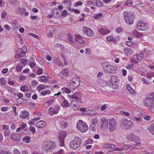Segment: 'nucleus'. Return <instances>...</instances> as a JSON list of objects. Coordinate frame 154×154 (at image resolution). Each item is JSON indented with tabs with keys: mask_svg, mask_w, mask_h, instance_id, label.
<instances>
[{
	"mask_svg": "<svg viewBox=\"0 0 154 154\" xmlns=\"http://www.w3.org/2000/svg\"><path fill=\"white\" fill-rule=\"evenodd\" d=\"M101 65L104 71L108 73H113L118 70V69L116 66L111 65L107 62H104L102 63Z\"/></svg>",
	"mask_w": 154,
	"mask_h": 154,
	"instance_id": "obj_1",
	"label": "nucleus"
},
{
	"mask_svg": "<svg viewBox=\"0 0 154 154\" xmlns=\"http://www.w3.org/2000/svg\"><path fill=\"white\" fill-rule=\"evenodd\" d=\"M123 14L126 22L130 25L133 23L135 17L134 15L126 11L123 12Z\"/></svg>",
	"mask_w": 154,
	"mask_h": 154,
	"instance_id": "obj_2",
	"label": "nucleus"
},
{
	"mask_svg": "<svg viewBox=\"0 0 154 154\" xmlns=\"http://www.w3.org/2000/svg\"><path fill=\"white\" fill-rule=\"evenodd\" d=\"M76 128L79 131L83 133L85 132L88 129L87 124L82 120H79L77 124Z\"/></svg>",
	"mask_w": 154,
	"mask_h": 154,
	"instance_id": "obj_3",
	"label": "nucleus"
},
{
	"mask_svg": "<svg viewBox=\"0 0 154 154\" xmlns=\"http://www.w3.org/2000/svg\"><path fill=\"white\" fill-rule=\"evenodd\" d=\"M81 143V139L78 137H76L71 142L70 147L73 149H76L80 146Z\"/></svg>",
	"mask_w": 154,
	"mask_h": 154,
	"instance_id": "obj_4",
	"label": "nucleus"
},
{
	"mask_svg": "<svg viewBox=\"0 0 154 154\" xmlns=\"http://www.w3.org/2000/svg\"><path fill=\"white\" fill-rule=\"evenodd\" d=\"M154 101V93H152L147 96L146 99L144 102L145 105L150 109L152 108L153 106H152Z\"/></svg>",
	"mask_w": 154,
	"mask_h": 154,
	"instance_id": "obj_5",
	"label": "nucleus"
},
{
	"mask_svg": "<svg viewBox=\"0 0 154 154\" xmlns=\"http://www.w3.org/2000/svg\"><path fill=\"white\" fill-rule=\"evenodd\" d=\"M56 145L54 143L50 141H46L43 143L42 148L44 151H48L51 149L55 148Z\"/></svg>",
	"mask_w": 154,
	"mask_h": 154,
	"instance_id": "obj_6",
	"label": "nucleus"
},
{
	"mask_svg": "<svg viewBox=\"0 0 154 154\" xmlns=\"http://www.w3.org/2000/svg\"><path fill=\"white\" fill-rule=\"evenodd\" d=\"M121 125L126 129L132 128L134 125L133 123L131 120H128L126 119L122 120Z\"/></svg>",
	"mask_w": 154,
	"mask_h": 154,
	"instance_id": "obj_7",
	"label": "nucleus"
},
{
	"mask_svg": "<svg viewBox=\"0 0 154 154\" xmlns=\"http://www.w3.org/2000/svg\"><path fill=\"white\" fill-rule=\"evenodd\" d=\"M80 81L78 77L73 78L70 82V88L74 89L78 87L80 85Z\"/></svg>",
	"mask_w": 154,
	"mask_h": 154,
	"instance_id": "obj_8",
	"label": "nucleus"
},
{
	"mask_svg": "<svg viewBox=\"0 0 154 154\" xmlns=\"http://www.w3.org/2000/svg\"><path fill=\"white\" fill-rule=\"evenodd\" d=\"M148 27V25L147 23L143 22L140 20L137 24V29L140 30H145Z\"/></svg>",
	"mask_w": 154,
	"mask_h": 154,
	"instance_id": "obj_9",
	"label": "nucleus"
},
{
	"mask_svg": "<svg viewBox=\"0 0 154 154\" xmlns=\"http://www.w3.org/2000/svg\"><path fill=\"white\" fill-rule=\"evenodd\" d=\"M117 123L113 118H112L110 120L109 123V130L110 132H113L115 130Z\"/></svg>",
	"mask_w": 154,
	"mask_h": 154,
	"instance_id": "obj_10",
	"label": "nucleus"
},
{
	"mask_svg": "<svg viewBox=\"0 0 154 154\" xmlns=\"http://www.w3.org/2000/svg\"><path fill=\"white\" fill-rule=\"evenodd\" d=\"M66 136V132L64 131H61L58 137L60 142V145L62 146H63L64 145V141Z\"/></svg>",
	"mask_w": 154,
	"mask_h": 154,
	"instance_id": "obj_11",
	"label": "nucleus"
},
{
	"mask_svg": "<svg viewBox=\"0 0 154 154\" xmlns=\"http://www.w3.org/2000/svg\"><path fill=\"white\" fill-rule=\"evenodd\" d=\"M129 141H140V139L136 135H134L132 134H129L127 137Z\"/></svg>",
	"mask_w": 154,
	"mask_h": 154,
	"instance_id": "obj_12",
	"label": "nucleus"
},
{
	"mask_svg": "<svg viewBox=\"0 0 154 154\" xmlns=\"http://www.w3.org/2000/svg\"><path fill=\"white\" fill-rule=\"evenodd\" d=\"M83 32L84 33L86 34L89 36H92L94 35V31L86 27L84 28Z\"/></svg>",
	"mask_w": 154,
	"mask_h": 154,
	"instance_id": "obj_13",
	"label": "nucleus"
},
{
	"mask_svg": "<svg viewBox=\"0 0 154 154\" xmlns=\"http://www.w3.org/2000/svg\"><path fill=\"white\" fill-rule=\"evenodd\" d=\"M25 51H23L21 48H19L17 50V54L15 56L16 58H21L25 55Z\"/></svg>",
	"mask_w": 154,
	"mask_h": 154,
	"instance_id": "obj_14",
	"label": "nucleus"
},
{
	"mask_svg": "<svg viewBox=\"0 0 154 154\" xmlns=\"http://www.w3.org/2000/svg\"><path fill=\"white\" fill-rule=\"evenodd\" d=\"M75 42H78L80 44L84 42V41L83 40L82 37L79 35H75Z\"/></svg>",
	"mask_w": 154,
	"mask_h": 154,
	"instance_id": "obj_15",
	"label": "nucleus"
},
{
	"mask_svg": "<svg viewBox=\"0 0 154 154\" xmlns=\"http://www.w3.org/2000/svg\"><path fill=\"white\" fill-rule=\"evenodd\" d=\"M46 125V122L44 121L41 120L37 123L36 126L39 128H44Z\"/></svg>",
	"mask_w": 154,
	"mask_h": 154,
	"instance_id": "obj_16",
	"label": "nucleus"
},
{
	"mask_svg": "<svg viewBox=\"0 0 154 154\" xmlns=\"http://www.w3.org/2000/svg\"><path fill=\"white\" fill-rule=\"evenodd\" d=\"M102 122L101 127L103 128H106L108 125V120L104 118H103L101 120Z\"/></svg>",
	"mask_w": 154,
	"mask_h": 154,
	"instance_id": "obj_17",
	"label": "nucleus"
},
{
	"mask_svg": "<svg viewBox=\"0 0 154 154\" xmlns=\"http://www.w3.org/2000/svg\"><path fill=\"white\" fill-rule=\"evenodd\" d=\"M119 81V79L118 77L116 76H112L111 78L110 82L112 84L118 82Z\"/></svg>",
	"mask_w": 154,
	"mask_h": 154,
	"instance_id": "obj_18",
	"label": "nucleus"
},
{
	"mask_svg": "<svg viewBox=\"0 0 154 154\" xmlns=\"http://www.w3.org/2000/svg\"><path fill=\"white\" fill-rule=\"evenodd\" d=\"M48 112L51 116H53L54 114H57L58 112V111L54 109L53 108L50 107L48 109Z\"/></svg>",
	"mask_w": 154,
	"mask_h": 154,
	"instance_id": "obj_19",
	"label": "nucleus"
},
{
	"mask_svg": "<svg viewBox=\"0 0 154 154\" xmlns=\"http://www.w3.org/2000/svg\"><path fill=\"white\" fill-rule=\"evenodd\" d=\"M29 115V113L26 111H24L21 112L20 116L22 119H24L27 118Z\"/></svg>",
	"mask_w": 154,
	"mask_h": 154,
	"instance_id": "obj_20",
	"label": "nucleus"
},
{
	"mask_svg": "<svg viewBox=\"0 0 154 154\" xmlns=\"http://www.w3.org/2000/svg\"><path fill=\"white\" fill-rule=\"evenodd\" d=\"M66 36L68 40L70 42L72 43H75V40H74L72 36L69 34H67L66 35Z\"/></svg>",
	"mask_w": 154,
	"mask_h": 154,
	"instance_id": "obj_21",
	"label": "nucleus"
},
{
	"mask_svg": "<svg viewBox=\"0 0 154 154\" xmlns=\"http://www.w3.org/2000/svg\"><path fill=\"white\" fill-rule=\"evenodd\" d=\"M139 57V55L138 54L134 55L133 56L132 62L135 63H137L138 62Z\"/></svg>",
	"mask_w": 154,
	"mask_h": 154,
	"instance_id": "obj_22",
	"label": "nucleus"
},
{
	"mask_svg": "<svg viewBox=\"0 0 154 154\" xmlns=\"http://www.w3.org/2000/svg\"><path fill=\"white\" fill-rule=\"evenodd\" d=\"M54 62L56 64H58L59 66H63V64L62 63L59 58H56L54 59Z\"/></svg>",
	"mask_w": 154,
	"mask_h": 154,
	"instance_id": "obj_23",
	"label": "nucleus"
},
{
	"mask_svg": "<svg viewBox=\"0 0 154 154\" xmlns=\"http://www.w3.org/2000/svg\"><path fill=\"white\" fill-rule=\"evenodd\" d=\"M104 146L106 148L113 149L115 148V145L111 144H106L104 145Z\"/></svg>",
	"mask_w": 154,
	"mask_h": 154,
	"instance_id": "obj_24",
	"label": "nucleus"
},
{
	"mask_svg": "<svg viewBox=\"0 0 154 154\" xmlns=\"http://www.w3.org/2000/svg\"><path fill=\"white\" fill-rule=\"evenodd\" d=\"M99 32L102 35L105 34L109 32V31L108 30L104 29L103 28H101L99 30Z\"/></svg>",
	"mask_w": 154,
	"mask_h": 154,
	"instance_id": "obj_25",
	"label": "nucleus"
},
{
	"mask_svg": "<svg viewBox=\"0 0 154 154\" xmlns=\"http://www.w3.org/2000/svg\"><path fill=\"white\" fill-rule=\"evenodd\" d=\"M41 119L40 117H36L35 118L33 119H31V121H30L29 122V124L30 125H34L35 124V123L34 121H35L37 120H39Z\"/></svg>",
	"mask_w": 154,
	"mask_h": 154,
	"instance_id": "obj_26",
	"label": "nucleus"
},
{
	"mask_svg": "<svg viewBox=\"0 0 154 154\" xmlns=\"http://www.w3.org/2000/svg\"><path fill=\"white\" fill-rule=\"evenodd\" d=\"M149 130L150 133L154 135V124H151L149 128Z\"/></svg>",
	"mask_w": 154,
	"mask_h": 154,
	"instance_id": "obj_27",
	"label": "nucleus"
},
{
	"mask_svg": "<svg viewBox=\"0 0 154 154\" xmlns=\"http://www.w3.org/2000/svg\"><path fill=\"white\" fill-rule=\"evenodd\" d=\"M76 100H72V106L73 109L74 110H76L77 109H78L79 108V106L78 105H76V104H75L74 103H76Z\"/></svg>",
	"mask_w": 154,
	"mask_h": 154,
	"instance_id": "obj_28",
	"label": "nucleus"
},
{
	"mask_svg": "<svg viewBox=\"0 0 154 154\" xmlns=\"http://www.w3.org/2000/svg\"><path fill=\"white\" fill-rule=\"evenodd\" d=\"M61 74L65 76H67L69 74V72L68 69H65L61 72Z\"/></svg>",
	"mask_w": 154,
	"mask_h": 154,
	"instance_id": "obj_29",
	"label": "nucleus"
},
{
	"mask_svg": "<svg viewBox=\"0 0 154 154\" xmlns=\"http://www.w3.org/2000/svg\"><path fill=\"white\" fill-rule=\"evenodd\" d=\"M133 33L135 36L138 37H140L142 35V33L138 32L136 30L134 31Z\"/></svg>",
	"mask_w": 154,
	"mask_h": 154,
	"instance_id": "obj_30",
	"label": "nucleus"
},
{
	"mask_svg": "<svg viewBox=\"0 0 154 154\" xmlns=\"http://www.w3.org/2000/svg\"><path fill=\"white\" fill-rule=\"evenodd\" d=\"M85 112L86 114L90 115H94L96 113V112L95 111H93L91 110L87 111Z\"/></svg>",
	"mask_w": 154,
	"mask_h": 154,
	"instance_id": "obj_31",
	"label": "nucleus"
},
{
	"mask_svg": "<svg viewBox=\"0 0 154 154\" xmlns=\"http://www.w3.org/2000/svg\"><path fill=\"white\" fill-rule=\"evenodd\" d=\"M45 88V85L42 84H40L38 85L37 87V89L38 91H40L41 90L44 89Z\"/></svg>",
	"mask_w": 154,
	"mask_h": 154,
	"instance_id": "obj_32",
	"label": "nucleus"
},
{
	"mask_svg": "<svg viewBox=\"0 0 154 154\" xmlns=\"http://www.w3.org/2000/svg\"><path fill=\"white\" fill-rule=\"evenodd\" d=\"M20 90L23 92H26L28 91L27 86L24 85L23 86H21L20 88Z\"/></svg>",
	"mask_w": 154,
	"mask_h": 154,
	"instance_id": "obj_33",
	"label": "nucleus"
},
{
	"mask_svg": "<svg viewBox=\"0 0 154 154\" xmlns=\"http://www.w3.org/2000/svg\"><path fill=\"white\" fill-rule=\"evenodd\" d=\"M102 16V14L100 13L96 14L94 17V18L95 19H98L101 18Z\"/></svg>",
	"mask_w": 154,
	"mask_h": 154,
	"instance_id": "obj_34",
	"label": "nucleus"
},
{
	"mask_svg": "<svg viewBox=\"0 0 154 154\" xmlns=\"http://www.w3.org/2000/svg\"><path fill=\"white\" fill-rule=\"evenodd\" d=\"M51 93V91L48 90L46 91H43L41 93V95L43 96H45L47 94H49Z\"/></svg>",
	"mask_w": 154,
	"mask_h": 154,
	"instance_id": "obj_35",
	"label": "nucleus"
},
{
	"mask_svg": "<svg viewBox=\"0 0 154 154\" xmlns=\"http://www.w3.org/2000/svg\"><path fill=\"white\" fill-rule=\"evenodd\" d=\"M23 140L24 141H25L26 143H28L30 141V138L28 136L25 137L23 139Z\"/></svg>",
	"mask_w": 154,
	"mask_h": 154,
	"instance_id": "obj_36",
	"label": "nucleus"
},
{
	"mask_svg": "<svg viewBox=\"0 0 154 154\" xmlns=\"http://www.w3.org/2000/svg\"><path fill=\"white\" fill-rule=\"evenodd\" d=\"M18 11L21 14H22L26 11V9L24 8H21L20 7H19L18 8Z\"/></svg>",
	"mask_w": 154,
	"mask_h": 154,
	"instance_id": "obj_37",
	"label": "nucleus"
},
{
	"mask_svg": "<svg viewBox=\"0 0 154 154\" xmlns=\"http://www.w3.org/2000/svg\"><path fill=\"white\" fill-rule=\"evenodd\" d=\"M40 80L43 82H46L48 80L47 78L44 76H42L40 77Z\"/></svg>",
	"mask_w": 154,
	"mask_h": 154,
	"instance_id": "obj_38",
	"label": "nucleus"
},
{
	"mask_svg": "<svg viewBox=\"0 0 154 154\" xmlns=\"http://www.w3.org/2000/svg\"><path fill=\"white\" fill-rule=\"evenodd\" d=\"M107 40L109 42L112 41L113 42L115 41V40L112 37L109 36L107 37Z\"/></svg>",
	"mask_w": 154,
	"mask_h": 154,
	"instance_id": "obj_39",
	"label": "nucleus"
},
{
	"mask_svg": "<svg viewBox=\"0 0 154 154\" xmlns=\"http://www.w3.org/2000/svg\"><path fill=\"white\" fill-rule=\"evenodd\" d=\"M24 99L22 98H18L17 99V102L19 103H22L24 101Z\"/></svg>",
	"mask_w": 154,
	"mask_h": 154,
	"instance_id": "obj_40",
	"label": "nucleus"
},
{
	"mask_svg": "<svg viewBox=\"0 0 154 154\" xmlns=\"http://www.w3.org/2000/svg\"><path fill=\"white\" fill-rule=\"evenodd\" d=\"M0 84L3 85L5 84V81L4 78H2L0 79Z\"/></svg>",
	"mask_w": 154,
	"mask_h": 154,
	"instance_id": "obj_41",
	"label": "nucleus"
},
{
	"mask_svg": "<svg viewBox=\"0 0 154 154\" xmlns=\"http://www.w3.org/2000/svg\"><path fill=\"white\" fill-rule=\"evenodd\" d=\"M133 3L131 1V0H128L125 3V5H131Z\"/></svg>",
	"mask_w": 154,
	"mask_h": 154,
	"instance_id": "obj_42",
	"label": "nucleus"
},
{
	"mask_svg": "<svg viewBox=\"0 0 154 154\" xmlns=\"http://www.w3.org/2000/svg\"><path fill=\"white\" fill-rule=\"evenodd\" d=\"M22 66L18 65L16 66V69L18 72H20L22 70Z\"/></svg>",
	"mask_w": 154,
	"mask_h": 154,
	"instance_id": "obj_43",
	"label": "nucleus"
},
{
	"mask_svg": "<svg viewBox=\"0 0 154 154\" xmlns=\"http://www.w3.org/2000/svg\"><path fill=\"white\" fill-rule=\"evenodd\" d=\"M124 51L126 54H128L129 52H131L132 51L131 49L129 48H125L124 50Z\"/></svg>",
	"mask_w": 154,
	"mask_h": 154,
	"instance_id": "obj_44",
	"label": "nucleus"
},
{
	"mask_svg": "<svg viewBox=\"0 0 154 154\" xmlns=\"http://www.w3.org/2000/svg\"><path fill=\"white\" fill-rule=\"evenodd\" d=\"M74 94L75 95L76 97H79V100H80L81 98V96L80 94L78 92H75L74 93Z\"/></svg>",
	"mask_w": 154,
	"mask_h": 154,
	"instance_id": "obj_45",
	"label": "nucleus"
},
{
	"mask_svg": "<svg viewBox=\"0 0 154 154\" xmlns=\"http://www.w3.org/2000/svg\"><path fill=\"white\" fill-rule=\"evenodd\" d=\"M21 63L25 65L27 63V60L23 58L21 60Z\"/></svg>",
	"mask_w": 154,
	"mask_h": 154,
	"instance_id": "obj_46",
	"label": "nucleus"
},
{
	"mask_svg": "<svg viewBox=\"0 0 154 154\" xmlns=\"http://www.w3.org/2000/svg\"><path fill=\"white\" fill-rule=\"evenodd\" d=\"M82 17H80V18L79 20L80 21H84V18L85 17V14H82L81 15Z\"/></svg>",
	"mask_w": 154,
	"mask_h": 154,
	"instance_id": "obj_47",
	"label": "nucleus"
},
{
	"mask_svg": "<svg viewBox=\"0 0 154 154\" xmlns=\"http://www.w3.org/2000/svg\"><path fill=\"white\" fill-rule=\"evenodd\" d=\"M0 154H12L10 152L6 151H2Z\"/></svg>",
	"mask_w": 154,
	"mask_h": 154,
	"instance_id": "obj_48",
	"label": "nucleus"
},
{
	"mask_svg": "<svg viewBox=\"0 0 154 154\" xmlns=\"http://www.w3.org/2000/svg\"><path fill=\"white\" fill-rule=\"evenodd\" d=\"M29 130L33 132V133L35 132V129L33 126H31L29 128Z\"/></svg>",
	"mask_w": 154,
	"mask_h": 154,
	"instance_id": "obj_49",
	"label": "nucleus"
},
{
	"mask_svg": "<svg viewBox=\"0 0 154 154\" xmlns=\"http://www.w3.org/2000/svg\"><path fill=\"white\" fill-rule=\"evenodd\" d=\"M97 6L98 7H103V4L100 2V1L98 0L97 1Z\"/></svg>",
	"mask_w": 154,
	"mask_h": 154,
	"instance_id": "obj_50",
	"label": "nucleus"
},
{
	"mask_svg": "<svg viewBox=\"0 0 154 154\" xmlns=\"http://www.w3.org/2000/svg\"><path fill=\"white\" fill-rule=\"evenodd\" d=\"M7 15L6 12L5 11H3L1 15L2 18H4Z\"/></svg>",
	"mask_w": 154,
	"mask_h": 154,
	"instance_id": "obj_51",
	"label": "nucleus"
},
{
	"mask_svg": "<svg viewBox=\"0 0 154 154\" xmlns=\"http://www.w3.org/2000/svg\"><path fill=\"white\" fill-rule=\"evenodd\" d=\"M141 81L143 82H144V83L146 85H148L149 83V82L148 81H147L146 79L143 78H142L141 79Z\"/></svg>",
	"mask_w": 154,
	"mask_h": 154,
	"instance_id": "obj_52",
	"label": "nucleus"
},
{
	"mask_svg": "<svg viewBox=\"0 0 154 154\" xmlns=\"http://www.w3.org/2000/svg\"><path fill=\"white\" fill-rule=\"evenodd\" d=\"M70 97L72 99H74L76 100H79V97H76L75 95L74 94L71 95Z\"/></svg>",
	"mask_w": 154,
	"mask_h": 154,
	"instance_id": "obj_53",
	"label": "nucleus"
},
{
	"mask_svg": "<svg viewBox=\"0 0 154 154\" xmlns=\"http://www.w3.org/2000/svg\"><path fill=\"white\" fill-rule=\"evenodd\" d=\"M82 3L81 1H79L76 2L75 5V7H77L79 5H82Z\"/></svg>",
	"mask_w": 154,
	"mask_h": 154,
	"instance_id": "obj_54",
	"label": "nucleus"
},
{
	"mask_svg": "<svg viewBox=\"0 0 154 154\" xmlns=\"http://www.w3.org/2000/svg\"><path fill=\"white\" fill-rule=\"evenodd\" d=\"M95 125L94 124H91L90 127V128H91V130L93 131H95V128H94Z\"/></svg>",
	"mask_w": 154,
	"mask_h": 154,
	"instance_id": "obj_55",
	"label": "nucleus"
},
{
	"mask_svg": "<svg viewBox=\"0 0 154 154\" xmlns=\"http://www.w3.org/2000/svg\"><path fill=\"white\" fill-rule=\"evenodd\" d=\"M67 11L66 10H64L61 14V16L63 17H65L67 15Z\"/></svg>",
	"mask_w": 154,
	"mask_h": 154,
	"instance_id": "obj_56",
	"label": "nucleus"
},
{
	"mask_svg": "<svg viewBox=\"0 0 154 154\" xmlns=\"http://www.w3.org/2000/svg\"><path fill=\"white\" fill-rule=\"evenodd\" d=\"M63 104L66 107H67L68 105V103L66 100H65L63 102Z\"/></svg>",
	"mask_w": 154,
	"mask_h": 154,
	"instance_id": "obj_57",
	"label": "nucleus"
},
{
	"mask_svg": "<svg viewBox=\"0 0 154 154\" xmlns=\"http://www.w3.org/2000/svg\"><path fill=\"white\" fill-rule=\"evenodd\" d=\"M53 154H64V153H63V150L61 149L57 152L54 153Z\"/></svg>",
	"mask_w": 154,
	"mask_h": 154,
	"instance_id": "obj_58",
	"label": "nucleus"
},
{
	"mask_svg": "<svg viewBox=\"0 0 154 154\" xmlns=\"http://www.w3.org/2000/svg\"><path fill=\"white\" fill-rule=\"evenodd\" d=\"M8 109V108L7 107H2L1 108V111L3 112H5L7 111Z\"/></svg>",
	"mask_w": 154,
	"mask_h": 154,
	"instance_id": "obj_59",
	"label": "nucleus"
},
{
	"mask_svg": "<svg viewBox=\"0 0 154 154\" xmlns=\"http://www.w3.org/2000/svg\"><path fill=\"white\" fill-rule=\"evenodd\" d=\"M42 70L40 68L38 69L37 71V74L38 75H40L42 74Z\"/></svg>",
	"mask_w": 154,
	"mask_h": 154,
	"instance_id": "obj_60",
	"label": "nucleus"
},
{
	"mask_svg": "<svg viewBox=\"0 0 154 154\" xmlns=\"http://www.w3.org/2000/svg\"><path fill=\"white\" fill-rule=\"evenodd\" d=\"M121 113L122 114H124L127 116H129L130 115V113L128 112H126L124 111H121Z\"/></svg>",
	"mask_w": 154,
	"mask_h": 154,
	"instance_id": "obj_61",
	"label": "nucleus"
},
{
	"mask_svg": "<svg viewBox=\"0 0 154 154\" xmlns=\"http://www.w3.org/2000/svg\"><path fill=\"white\" fill-rule=\"evenodd\" d=\"M14 154H20V152L18 149H15L14 151Z\"/></svg>",
	"mask_w": 154,
	"mask_h": 154,
	"instance_id": "obj_62",
	"label": "nucleus"
},
{
	"mask_svg": "<svg viewBox=\"0 0 154 154\" xmlns=\"http://www.w3.org/2000/svg\"><path fill=\"white\" fill-rule=\"evenodd\" d=\"M65 92L67 93H70L71 92V90L68 88H65Z\"/></svg>",
	"mask_w": 154,
	"mask_h": 154,
	"instance_id": "obj_63",
	"label": "nucleus"
},
{
	"mask_svg": "<svg viewBox=\"0 0 154 154\" xmlns=\"http://www.w3.org/2000/svg\"><path fill=\"white\" fill-rule=\"evenodd\" d=\"M4 28L8 31H9L10 29V28L9 26L8 25H5L4 26Z\"/></svg>",
	"mask_w": 154,
	"mask_h": 154,
	"instance_id": "obj_64",
	"label": "nucleus"
}]
</instances>
